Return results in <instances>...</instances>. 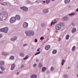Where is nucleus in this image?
Returning a JSON list of instances; mask_svg holds the SVG:
<instances>
[{
	"label": "nucleus",
	"mask_w": 78,
	"mask_h": 78,
	"mask_svg": "<svg viewBox=\"0 0 78 78\" xmlns=\"http://www.w3.org/2000/svg\"><path fill=\"white\" fill-rule=\"evenodd\" d=\"M8 14L5 12H2L0 13V21L4 20L7 18Z\"/></svg>",
	"instance_id": "f257e3e1"
},
{
	"label": "nucleus",
	"mask_w": 78,
	"mask_h": 78,
	"mask_svg": "<svg viewBox=\"0 0 78 78\" xmlns=\"http://www.w3.org/2000/svg\"><path fill=\"white\" fill-rule=\"evenodd\" d=\"M16 20L15 17H12L10 20V22L11 23H13L15 22Z\"/></svg>",
	"instance_id": "f03ea898"
},
{
	"label": "nucleus",
	"mask_w": 78,
	"mask_h": 78,
	"mask_svg": "<svg viewBox=\"0 0 78 78\" xmlns=\"http://www.w3.org/2000/svg\"><path fill=\"white\" fill-rule=\"evenodd\" d=\"M23 27L24 28H28V23L26 22H24L23 24Z\"/></svg>",
	"instance_id": "7ed1b4c3"
},
{
	"label": "nucleus",
	"mask_w": 78,
	"mask_h": 78,
	"mask_svg": "<svg viewBox=\"0 0 78 78\" xmlns=\"http://www.w3.org/2000/svg\"><path fill=\"white\" fill-rule=\"evenodd\" d=\"M20 9H21L23 10V11H24V12H27L28 9V8L25 6L21 7H20Z\"/></svg>",
	"instance_id": "20e7f679"
},
{
	"label": "nucleus",
	"mask_w": 78,
	"mask_h": 78,
	"mask_svg": "<svg viewBox=\"0 0 78 78\" xmlns=\"http://www.w3.org/2000/svg\"><path fill=\"white\" fill-rule=\"evenodd\" d=\"M43 13L44 14H46L48 13V9H44L43 11Z\"/></svg>",
	"instance_id": "39448f33"
},
{
	"label": "nucleus",
	"mask_w": 78,
	"mask_h": 78,
	"mask_svg": "<svg viewBox=\"0 0 78 78\" xmlns=\"http://www.w3.org/2000/svg\"><path fill=\"white\" fill-rule=\"evenodd\" d=\"M25 33L26 34V35L27 36H29L30 37L31 35H30V31H26L25 32Z\"/></svg>",
	"instance_id": "423d86ee"
},
{
	"label": "nucleus",
	"mask_w": 78,
	"mask_h": 78,
	"mask_svg": "<svg viewBox=\"0 0 78 78\" xmlns=\"http://www.w3.org/2000/svg\"><path fill=\"white\" fill-rule=\"evenodd\" d=\"M8 28L7 27L4 28V33H8Z\"/></svg>",
	"instance_id": "0eeeda50"
},
{
	"label": "nucleus",
	"mask_w": 78,
	"mask_h": 78,
	"mask_svg": "<svg viewBox=\"0 0 78 78\" xmlns=\"http://www.w3.org/2000/svg\"><path fill=\"white\" fill-rule=\"evenodd\" d=\"M15 18V20H20V16L18 15L16 16Z\"/></svg>",
	"instance_id": "6e6552de"
},
{
	"label": "nucleus",
	"mask_w": 78,
	"mask_h": 78,
	"mask_svg": "<svg viewBox=\"0 0 78 78\" xmlns=\"http://www.w3.org/2000/svg\"><path fill=\"white\" fill-rule=\"evenodd\" d=\"M16 67V65L14 64H13L11 65V67L10 68L11 70H13L14 69L15 67Z\"/></svg>",
	"instance_id": "1a4fd4ad"
},
{
	"label": "nucleus",
	"mask_w": 78,
	"mask_h": 78,
	"mask_svg": "<svg viewBox=\"0 0 78 78\" xmlns=\"http://www.w3.org/2000/svg\"><path fill=\"white\" fill-rule=\"evenodd\" d=\"M17 39V37H14L11 38V41H16Z\"/></svg>",
	"instance_id": "9d476101"
},
{
	"label": "nucleus",
	"mask_w": 78,
	"mask_h": 78,
	"mask_svg": "<svg viewBox=\"0 0 78 78\" xmlns=\"http://www.w3.org/2000/svg\"><path fill=\"white\" fill-rule=\"evenodd\" d=\"M50 48V45H47L45 47V49L46 50H48Z\"/></svg>",
	"instance_id": "9b49d317"
},
{
	"label": "nucleus",
	"mask_w": 78,
	"mask_h": 78,
	"mask_svg": "<svg viewBox=\"0 0 78 78\" xmlns=\"http://www.w3.org/2000/svg\"><path fill=\"white\" fill-rule=\"evenodd\" d=\"M47 70V68L45 67H43L42 68V72H44Z\"/></svg>",
	"instance_id": "f8f14e48"
},
{
	"label": "nucleus",
	"mask_w": 78,
	"mask_h": 78,
	"mask_svg": "<svg viewBox=\"0 0 78 78\" xmlns=\"http://www.w3.org/2000/svg\"><path fill=\"white\" fill-rule=\"evenodd\" d=\"M41 27H43L44 28V27H46V24L44 23H42L41 24Z\"/></svg>",
	"instance_id": "ddd939ff"
},
{
	"label": "nucleus",
	"mask_w": 78,
	"mask_h": 78,
	"mask_svg": "<svg viewBox=\"0 0 78 78\" xmlns=\"http://www.w3.org/2000/svg\"><path fill=\"white\" fill-rule=\"evenodd\" d=\"M30 78H37V75L36 74L32 75L30 76Z\"/></svg>",
	"instance_id": "4468645a"
},
{
	"label": "nucleus",
	"mask_w": 78,
	"mask_h": 78,
	"mask_svg": "<svg viewBox=\"0 0 78 78\" xmlns=\"http://www.w3.org/2000/svg\"><path fill=\"white\" fill-rule=\"evenodd\" d=\"M62 20H65V21L67 20H69V18L66 16L64 17L63 18Z\"/></svg>",
	"instance_id": "2eb2a0df"
},
{
	"label": "nucleus",
	"mask_w": 78,
	"mask_h": 78,
	"mask_svg": "<svg viewBox=\"0 0 78 78\" xmlns=\"http://www.w3.org/2000/svg\"><path fill=\"white\" fill-rule=\"evenodd\" d=\"M76 31V29L75 28H74L72 29V32L73 33H74Z\"/></svg>",
	"instance_id": "dca6fc26"
},
{
	"label": "nucleus",
	"mask_w": 78,
	"mask_h": 78,
	"mask_svg": "<svg viewBox=\"0 0 78 78\" xmlns=\"http://www.w3.org/2000/svg\"><path fill=\"white\" fill-rule=\"evenodd\" d=\"M34 35V32L33 31H30V36H33Z\"/></svg>",
	"instance_id": "f3484780"
},
{
	"label": "nucleus",
	"mask_w": 78,
	"mask_h": 78,
	"mask_svg": "<svg viewBox=\"0 0 78 78\" xmlns=\"http://www.w3.org/2000/svg\"><path fill=\"white\" fill-rule=\"evenodd\" d=\"M70 0H65V3L66 4H67V3H70Z\"/></svg>",
	"instance_id": "a211bd4d"
},
{
	"label": "nucleus",
	"mask_w": 78,
	"mask_h": 78,
	"mask_svg": "<svg viewBox=\"0 0 78 78\" xmlns=\"http://www.w3.org/2000/svg\"><path fill=\"white\" fill-rule=\"evenodd\" d=\"M5 65V62L3 61L0 62V66H2Z\"/></svg>",
	"instance_id": "6ab92c4d"
},
{
	"label": "nucleus",
	"mask_w": 78,
	"mask_h": 78,
	"mask_svg": "<svg viewBox=\"0 0 78 78\" xmlns=\"http://www.w3.org/2000/svg\"><path fill=\"white\" fill-rule=\"evenodd\" d=\"M56 27H59V29H61V25L60 24H58L56 25Z\"/></svg>",
	"instance_id": "aec40b11"
},
{
	"label": "nucleus",
	"mask_w": 78,
	"mask_h": 78,
	"mask_svg": "<svg viewBox=\"0 0 78 78\" xmlns=\"http://www.w3.org/2000/svg\"><path fill=\"white\" fill-rule=\"evenodd\" d=\"M39 67L40 69H41L42 67V63H40L39 64Z\"/></svg>",
	"instance_id": "412c9836"
},
{
	"label": "nucleus",
	"mask_w": 78,
	"mask_h": 78,
	"mask_svg": "<svg viewBox=\"0 0 78 78\" xmlns=\"http://www.w3.org/2000/svg\"><path fill=\"white\" fill-rule=\"evenodd\" d=\"M75 49H76V47L75 46H74L72 49V50L73 51H74L75 50Z\"/></svg>",
	"instance_id": "4be33fe9"
},
{
	"label": "nucleus",
	"mask_w": 78,
	"mask_h": 78,
	"mask_svg": "<svg viewBox=\"0 0 78 78\" xmlns=\"http://www.w3.org/2000/svg\"><path fill=\"white\" fill-rule=\"evenodd\" d=\"M20 56H21V57H23L24 56H25V54L22 52H21L20 54Z\"/></svg>",
	"instance_id": "5701e85b"
},
{
	"label": "nucleus",
	"mask_w": 78,
	"mask_h": 78,
	"mask_svg": "<svg viewBox=\"0 0 78 78\" xmlns=\"http://www.w3.org/2000/svg\"><path fill=\"white\" fill-rule=\"evenodd\" d=\"M0 69H1L2 71H4L5 70V68L2 66H0Z\"/></svg>",
	"instance_id": "b1692460"
},
{
	"label": "nucleus",
	"mask_w": 78,
	"mask_h": 78,
	"mask_svg": "<svg viewBox=\"0 0 78 78\" xmlns=\"http://www.w3.org/2000/svg\"><path fill=\"white\" fill-rule=\"evenodd\" d=\"M1 4L3 6H6V5H7V3L6 2H3L2 3H1Z\"/></svg>",
	"instance_id": "393cba45"
},
{
	"label": "nucleus",
	"mask_w": 78,
	"mask_h": 78,
	"mask_svg": "<svg viewBox=\"0 0 78 78\" xmlns=\"http://www.w3.org/2000/svg\"><path fill=\"white\" fill-rule=\"evenodd\" d=\"M66 62V61L64 59H63L62 61V65L63 66L64 64V63Z\"/></svg>",
	"instance_id": "a878e982"
},
{
	"label": "nucleus",
	"mask_w": 78,
	"mask_h": 78,
	"mask_svg": "<svg viewBox=\"0 0 78 78\" xmlns=\"http://www.w3.org/2000/svg\"><path fill=\"white\" fill-rule=\"evenodd\" d=\"M10 59H12V60H14V56H11Z\"/></svg>",
	"instance_id": "bb28decb"
},
{
	"label": "nucleus",
	"mask_w": 78,
	"mask_h": 78,
	"mask_svg": "<svg viewBox=\"0 0 78 78\" xmlns=\"http://www.w3.org/2000/svg\"><path fill=\"white\" fill-rule=\"evenodd\" d=\"M57 53V50H53L52 53L53 54H56Z\"/></svg>",
	"instance_id": "cd10ccee"
},
{
	"label": "nucleus",
	"mask_w": 78,
	"mask_h": 78,
	"mask_svg": "<svg viewBox=\"0 0 78 78\" xmlns=\"http://www.w3.org/2000/svg\"><path fill=\"white\" fill-rule=\"evenodd\" d=\"M0 31L1 32H3L4 33V28H2L1 29H0Z\"/></svg>",
	"instance_id": "c85d7f7f"
},
{
	"label": "nucleus",
	"mask_w": 78,
	"mask_h": 78,
	"mask_svg": "<svg viewBox=\"0 0 78 78\" xmlns=\"http://www.w3.org/2000/svg\"><path fill=\"white\" fill-rule=\"evenodd\" d=\"M69 37H70V36H69V35H67L66 37V40H68Z\"/></svg>",
	"instance_id": "c756f323"
},
{
	"label": "nucleus",
	"mask_w": 78,
	"mask_h": 78,
	"mask_svg": "<svg viewBox=\"0 0 78 78\" xmlns=\"http://www.w3.org/2000/svg\"><path fill=\"white\" fill-rule=\"evenodd\" d=\"M55 70V68L53 67V66H51V71H53Z\"/></svg>",
	"instance_id": "7c9ffc66"
},
{
	"label": "nucleus",
	"mask_w": 78,
	"mask_h": 78,
	"mask_svg": "<svg viewBox=\"0 0 78 78\" xmlns=\"http://www.w3.org/2000/svg\"><path fill=\"white\" fill-rule=\"evenodd\" d=\"M59 27L56 26V25H55V28L56 30H60V29H59Z\"/></svg>",
	"instance_id": "2f4dec72"
},
{
	"label": "nucleus",
	"mask_w": 78,
	"mask_h": 78,
	"mask_svg": "<svg viewBox=\"0 0 78 78\" xmlns=\"http://www.w3.org/2000/svg\"><path fill=\"white\" fill-rule=\"evenodd\" d=\"M29 58V57L28 56V55H27L23 59L24 60H25V59H27L28 58Z\"/></svg>",
	"instance_id": "473e14b6"
},
{
	"label": "nucleus",
	"mask_w": 78,
	"mask_h": 78,
	"mask_svg": "<svg viewBox=\"0 0 78 78\" xmlns=\"http://www.w3.org/2000/svg\"><path fill=\"white\" fill-rule=\"evenodd\" d=\"M50 0H46V3L47 4H48L50 3Z\"/></svg>",
	"instance_id": "72a5a7b5"
},
{
	"label": "nucleus",
	"mask_w": 78,
	"mask_h": 78,
	"mask_svg": "<svg viewBox=\"0 0 78 78\" xmlns=\"http://www.w3.org/2000/svg\"><path fill=\"white\" fill-rule=\"evenodd\" d=\"M64 77L65 78H68V75H67V74L64 75Z\"/></svg>",
	"instance_id": "f704fd0d"
},
{
	"label": "nucleus",
	"mask_w": 78,
	"mask_h": 78,
	"mask_svg": "<svg viewBox=\"0 0 78 78\" xmlns=\"http://www.w3.org/2000/svg\"><path fill=\"white\" fill-rule=\"evenodd\" d=\"M40 53H41V51H39L37 52L36 53V54H35V56H36V55H39V54H40Z\"/></svg>",
	"instance_id": "c9c22d12"
},
{
	"label": "nucleus",
	"mask_w": 78,
	"mask_h": 78,
	"mask_svg": "<svg viewBox=\"0 0 78 78\" xmlns=\"http://www.w3.org/2000/svg\"><path fill=\"white\" fill-rule=\"evenodd\" d=\"M69 16H73V15H75V13H72L69 14Z\"/></svg>",
	"instance_id": "e433bc0d"
},
{
	"label": "nucleus",
	"mask_w": 78,
	"mask_h": 78,
	"mask_svg": "<svg viewBox=\"0 0 78 78\" xmlns=\"http://www.w3.org/2000/svg\"><path fill=\"white\" fill-rule=\"evenodd\" d=\"M5 52H2V55H4V56H5Z\"/></svg>",
	"instance_id": "4c0bfd02"
},
{
	"label": "nucleus",
	"mask_w": 78,
	"mask_h": 78,
	"mask_svg": "<svg viewBox=\"0 0 78 78\" xmlns=\"http://www.w3.org/2000/svg\"><path fill=\"white\" fill-rule=\"evenodd\" d=\"M55 24V23L53 22H52L51 23V27L52 26V25H54Z\"/></svg>",
	"instance_id": "58836bf2"
},
{
	"label": "nucleus",
	"mask_w": 78,
	"mask_h": 78,
	"mask_svg": "<svg viewBox=\"0 0 78 78\" xmlns=\"http://www.w3.org/2000/svg\"><path fill=\"white\" fill-rule=\"evenodd\" d=\"M43 39H44V37H42L40 38V40H43Z\"/></svg>",
	"instance_id": "ea45409f"
},
{
	"label": "nucleus",
	"mask_w": 78,
	"mask_h": 78,
	"mask_svg": "<svg viewBox=\"0 0 78 78\" xmlns=\"http://www.w3.org/2000/svg\"><path fill=\"white\" fill-rule=\"evenodd\" d=\"M37 66V64L36 63L34 64L33 65V66L34 67H36Z\"/></svg>",
	"instance_id": "a19ab883"
},
{
	"label": "nucleus",
	"mask_w": 78,
	"mask_h": 78,
	"mask_svg": "<svg viewBox=\"0 0 78 78\" xmlns=\"http://www.w3.org/2000/svg\"><path fill=\"white\" fill-rule=\"evenodd\" d=\"M9 55V53L8 52H5V56H7V55Z\"/></svg>",
	"instance_id": "79ce46f5"
},
{
	"label": "nucleus",
	"mask_w": 78,
	"mask_h": 78,
	"mask_svg": "<svg viewBox=\"0 0 78 78\" xmlns=\"http://www.w3.org/2000/svg\"><path fill=\"white\" fill-rule=\"evenodd\" d=\"M27 45H28L27 44H23V47H25V46H27Z\"/></svg>",
	"instance_id": "37998d69"
},
{
	"label": "nucleus",
	"mask_w": 78,
	"mask_h": 78,
	"mask_svg": "<svg viewBox=\"0 0 78 78\" xmlns=\"http://www.w3.org/2000/svg\"><path fill=\"white\" fill-rule=\"evenodd\" d=\"M27 3H31V1H27Z\"/></svg>",
	"instance_id": "c03bdc74"
},
{
	"label": "nucleus",
	"mask_w": 78,
	"mask_h": 78,
	"mask_svg": "<svg viewBox=\"0 0 78 78\" xmlns=\"http://www.w3.org/2000/svg\"><path fill=\"white\" fill-rule=\"evenodd\" d=\"M34 42H37V40L36 39H35Z\"/></svg>",
	"instance_id": "a18cd8bd"
},
{
	"label": "nucleus",
	"mask_w": 78,
	"mask_h": 78,
	"mask_svg": "<svg viewBox=\"0 0 78 78\" xmlns=\"http://www.w3.org/2000/svg\"><path fill=\"white\" fill-rule=\"evenodd\" d=\"M24 65H22V66L20 68L21 69H22V68H23L24 67Z\"/></svg>",
	"instance_id": "49530a36"
},
{
	"label": "nucleus",
	"mask_w": 78,
	"mask_h": 78,
	"mask_svg": "<svg viewBox=\"0 0 78 78\" xmlns=\"http://www.w3.org/2000/svg\"><path fill=\"white\" fill-rule=\"evenodd\" d=\"M36 62H39V59L37 58H36Z\"/></svg>",
	"instance_id": "de8ad7c7"
},
{
	"label": "nucleus",
	"mask_w": 78,
	"mask_h": 78,
	"mask_svg": "<svg viewBox=\"0 0 78 78\" xmlns=\"http://www.w3.org/2000/svg\"><path fill=\"white\" fill-rule=\"evenodd\" d=\"M72 26H74L75 25V23H73L72 24Z\"/></svg>",
	"instance_id": "09e8293b"
},
{
	"label": "nucleus",
	"mask_w": 78,
	"mask_h": 78,
	"mask_svg": "<svg viewBox=\"0 0 78 78\" xmlns=\"http://www.w3.org/2000/svg\"><path fill=\"white\" fill-rule=\"evenodd\" d=\"M58 41H61V38H59L58 40Z\"/></svg>",
	"instance_id": "8fccbe9b"
},
{
	"label": "nucleus",
	"mask_w": 78,
	"mask_h": 78,
	"mask_svg": "<svg viewBox=\"0 0 78 78\" xmlns=\"http://www.w3.org/2000/svg\"><path fill=\"white\" fill-rule=\"evenodd\" d=\"M56 20H54V23H56Z\"/></svg>",
	"instance_id": "3c124183"
},
{
	"label": "nucleus",
	"mask_w": 78,
	"mask_h": 78,
	"mask_svg": "<svg viewBox=\"0 0 78 78\" xmlns=\"http://www.w3.org/2000/svg\"><path fill=\"white\" fill-rule=\"evenodd\" d=\"M40 48L38 49L37 50V51H39V50H40Z\"/></svg>",
	"instance_id": "603ef678"
},
{
	"label": "nucleus",
	"mask_w": 78,
	"mask_h": 78,
	"mask_svg": "<svg viewBox=\"0 0 78 78\" xmlns=\"http://www.w3.org/2000/svg\"><path fill=\"white\" fill-rule=\"evenodd\" d=\"M3 73V72L2 71H0V74Z\"/></svg>",
	"instance_id": "864d4df0"
},
{
	"label": "nucleus",
	"mask_w": 78,
	"mask_h": 78,
	"mask_svg": "<svg viewBox=\"0 0 78 78\" xmlns=\"http://www.w3.org/2000/svg\"><path fill=\"white\" fill-rule=\"evenodd\" d=\"M2 37V35L0 34V38Z\"/></svg>",
	"instance_id": "5fc2aeb1"
},
{
	"label": "nucleus",
	"mask_w": 78,
	"mask_h": 78,
	"mask_svg": "<svg viewBox=\"0 0 78 78\" xmlns=\"http://www.w3.org/2000/svg\"><path fill=\"white\" fill-rule=\"evenodd\" d=\"M76 12H78V8L76 9Z\"/></svg>",
	"instance_id": "6e6d98bb"
},
{
	"label": "nucleus",
	"mask_w": 78,
	"mask_h": 78,
	"mask_svg": "<svg viewBox=\"0 0 78 78\" xmlns=\"http://www.w3.org/2000/svg\"><path fill=\"white\" fill-rule=\"evenodd\" d=\"M43 2L44 3H45V1H43Z\"/></svg>",
	"instance_id": "4d7b16f0"
},
{
	"label": "nucleus",
	"mask_w": 78,
	"mask_h": 78,
	"mask_svg": "<svg viewBox=\"0 0 78 78\" xmlns=\"http://www.w3.org/2000/svg\"><path fill=\"white\" fill-rule=\"evenodd\" d=\"M70 66H69L68 67V69H70Z\"/></svg>",
	"instance_id": "13d9d810"
},
{
	"label": "nucleus",
	"mask_w": 78,
	"mask_h": 78,
	"mask_svg": "<svg viewBox=\"0 0 78 78\" xmlns=\"http://www.w3.org/2000/svg\"><path fill=\"white\" fill-rule=\"evenodd\" d=\"M17 75H19V72H17Z\"/></svg>",
	"instance_id": "bf43d9fd"
},
{
	"label": "nucleus",
	"mask_w": 78,
	"mask_h": 78,
	"mask_svg": "<svg viewBox=\"0 0 78 78\" xmlns=\"http://www.w3.org/2000/svg\"><path fill=\"white\" fill-rule=\"evenodd\" d=\"M31 49H34V48L33 47H32L31 48Z\"/></svg>",
	"instance_id": "052dcab7"
},
{
	"label": "nucleus",
	"mask_w": 78,
	"mask_h": 78,
	"mask_svg": "<svg viewBox=\"0 0 78 78\" xmlns=\"http://www.w3.org/2000/svg\"><path fill=\"white\" fill-rule=\"evenodd\" d=\"M55 32L56 33H58V30H56Z\"/></svg>",
	"instance_id": "680f3d73"
},
{
	"label": "nucleus",
	"mask_w": 78,
	"mask_h": 78,
	"mask_svg": "<svg viewBox=\"0 0 78 78\" xmlns=\"http://www.w3.org/2000/svg\"><path fill=\"white\" fill-rule=\"evenodd\" d=\"M47 73H49V71H47Z\"/></svg>",
	"instance_id": "e2e57ef3"
},
{
	"label": "nucleus",
	"mask_w": 78,
	"mask_h": 78,
	"mask_svg": "<svg viewBox=\"0 0 78 78\" xmlns=\"http://www.w3.org/2000/svg\"><path fill=\"white\" fill-rule=\"evenodd\" d=\"M52 1L54 2V1H55V0H52Z\"/></svg>",
	"instance_id": "0e129e2a"
},
{
	"label": "nucleus",
	"mask_w": 78,
	"mask_h": 78,
	"mask_svg": "<svg viewBox=\"0 0 78 78\" xmlns=\"http://www.w3.org/2000/svg\"><path fill=\"white\" fill-rule=\"evenodd\" d=\"M70 7H71V6L70 5V6H69V8H70Z\"/></svg>",
	"instance_id": "69168bd1"
},
{
	"label": "nucleus",
	"mask_w": 78,
	"mask_h": 78,
	"mask_svg": "<svg viewBox=\"0 0 78 78\" xmlns=\"http://www.w3.org/2000/svg\"><path fill=\"white\" fill-rule=\"evenodd\" d=\"M77 77H78V74L77 75Z\"/></svg>",
	"instance_id": "338daca9"
},
{
	"label": "nucleus",
	"mask_w": 78,
	"mask_h": 78,
	"mask_svg": "<svg viewBox=\"0 0 78 78\" xmlns=\"http://www.w3.org/2000/svg\"><path fill=\"white\" fill-rule=\"evenodd\" d=\"M0 1H1V0H0Z\"/></svg>",
	"instance_id": "774afa93"
}]
</instances>
